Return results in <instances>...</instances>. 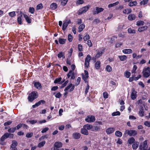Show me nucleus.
<instances>
[{
    "instance_id": "46",
    "label": "nucleus",
    "mask_w": 150,
    "mask_h": 150,
    "mask_svg": "<svg viewBox=\"0 0 150 150\" xmlns=\"http://www.w3.org/2000/svg\"><path fill=\"white\" fill-rule=\"evenodd\" d=\"M16 130V127H12L8 129V131L10 133H13Z\"/></svg>"
},
{
    "instance_id": "47",
    "label": "nucleus",
    "mask_w": 150,
    "mask_h": 150,
    "mask_svg": "<svg viewBox=\"0 0 150 150\" xmlns=\"http://www.w3.org/2000/svg\"><path fill=\"white\" fill-rule=\"evenodd\" d=\"M137 65H134L133 66V69L132 70L131 72L132 73H136V70L137 69Z\"/></svg>"
},
{
    "instance_id": "31",
    "label": "nucleus",
    "mask_w": 150,
    "mask_h": 150,
    "mask_svg": "<svg viewBox=\"0 0 150 150\" xmlns=\"http://www.w3.org/2000/svg\"><path fill=\"white\" fill-rule=\"evenodd\" d=\"M118 57L120 60L122 61L125 60L127 59V56L125 55L119 56Z\"/></svg>"
},
{
    "instance_id": "38",
    "label": "nucleus",
    "mask_w": 150,
    "mask_h": 150,
    "mask_svg": "<svg viewBox=\"0 0 150 150\" xmlns=\"http://www.w3.org/2000/svg\"><path fill=\"white\" fill-rule=\"evenodd\" d=\"M127 31L129 34H135L136 33V30H135L132 29L131 28H128Z\"/></svg>"
},
{
    "instance_id": "49",
    "label": "nucleus",
    "mask_w": 150,
    "mask_h": 150,
    "mask_svg": "<svg viewBox=\"0 0 150 150\" xmlns=\"http://www.w3.org/2000/svg\"><path fill=\"white\" fill-rule=\"evenodd\" d=\"M149 0H143L140 2V4L141 5H144L147 4L149 1Z\"/></svg>"
},
{
    "instance_id": "45",
    "label": "nucleus",
    "mask_w": 150,
    "mask_h": 150,
    "mask_svg": "<svg viewBox=\"0 0 150 150\" xmlns=\"http://www.w3.org/2000/svg\"><path fill=\"white\" fill-rule=\"evenodd\" d=\"M68 25L66 23V22H64L63 25H62V29L63 31H64L66 30V28H67V27L68 26Z\"/></svg>"
},
{
    "instance_id": "34",
    "label": "nucleus",
    "mask_w": 150,
    "mask_h": 150,
    "mask_svg": "<svg viewBox=\"0 0 150 150\" xmlns=\"http://www.w3.org/2000/svg\"><path fill=\"white\" fill-rule=\"evenodd\" d=\"M12 144L11 145L10 148L16 147L18 145V143L16 141L13 140L12 141Z\"/></svg>"
},
{
    "instance_id": "6",
    "label": "nucleus",
    "mask_w": 150,
    "mask_h": 150,
    "mask_svg": "<svg viewBox=\"0 0 150 150\" xmlns=\"http://www.w3.org/2000/svg\"><path fill=\"white\" fill-rule=\"evenodd\" d=\"M84 71L85 74H82V78L85 83H87V82H88L87 80L88 79L89 77L88 72L86 70H84Z\"/></svg>"
},
{
    "instance_id": "21",
    "label": "nucleus",
    "mask_w": 150,
    "mask_h": 150,
    "mask_svg": "<svg viewBox=\"0 0 150 150\" xmlns=\"http://www.w3.org/2000/svg\"><path fill=\"white\" fill-rule=\"evenodd\" d=\"M136 18L135 15L134 14H129L127 17V18L129 21H132L135 19Z\"/></svg>"
},
{
    "instance_id": "33",
    "label": "nucleus",
    "mask_w": 150,
    "mask_h": 150,
    "mask_svg": "<svg viewBox=\"0 0 150 150\" xmlns=\"http://www.w3.org/2000/svg\"><path fill=\"white\" fill-rule=\"evenodd\" d=\"M87 130H90L93 128V126L91 125L87 124L83 126Z\"/></svg>"
},
{
    "instance_id": "55",
    "label": "nucleus",
    "mask_w": 150,
    "mask_h": 150,
    "mask_svg": "<svg viewBox=\"0 0 150 150\" xmlns=\"http://www.w3.org/2000/svg\"><path fill=\"white\" fill-rule=\"evenodd\" d=\"M73 40V37L72 35L71 34H69L68 35V40L69 42L72 41Z\"/></svg>"
},
{
    "instance_id": "52",
    "label": "nucleus",
    "mask_w": 150,
    "mask_h": 150,
    "mask_svg": "<svg viewBox=\"0 0 150 150\" xmlns=\"http://www.w3.org/2000/svg\"><path fill=\"white\" fill-rule=\"evenodd\" d=\"M106 69L109 72L111 71L112 70L111 67L109 65H108L106 66Z\"/></svg>"
},
{
    "instance_id": "30",
    "label": "nucleus",
    "mask_w": 150,
    "mask_h": 150,
    "mask_svg": "<svg viewBox=\"0 0 150 150\" xmlns=\"http://www.w3.org/2000/svg\"><path fill=\"white\" fill-rule=\"evenodd\" d=\"M137 4V3L136 1H133L129 2L128 5L130 6H136Z\"/></svg>"
},
{
    "instance_id": "35",
    "label": "nucleus",
    "mask_w": 150,
    "mask_h": 150,
    "mask_svg": "<svg viewBox=\"0 0 150 150\" xmlns=\"http://www.w3.org/2000/svg\"><path fill=\"white\" fill-rule=\"evenodd\" d=\"M58 40L60 44H63L65 43L66 39L59 38Z\"/></svg>"
},
{
    "instance_id": "43",
    "label": "nucleus",
    "mask_w": 150,
    "mask_h": 150,
    "mask_svg": "<svg viewBox=\"0 0 150 150\" xmlns=\"http://www.w3.org/2000/svg\"><path fill=\"white\" fill-rule=\"evenodd\" d=\"M145 112L144 110H139L138 112L139 115L141 117H143L144 115Z\"/></svg>"
},
{
    "instance_id": "53",
    "label": "nucleus",
    "mask_w": 150,
    "mask_h": 150,
    "mask_svg": "<svg viewBox=\"0 0 150 150\" xmlns=\"http://www.w3.org/2000/svg\"><path fill=\"white\" fill-rule=\"evenodd\" d=\"M29 12L31 14H33L35 12V9L33 7H30L29 8Z\"/></svg>"
},
{
    "instance_id": "29",
    "label": "nucleus",
    "mask_w": 150,
    "mask_h": 150,
    "mask_svg": "<svg viewBox=\"0 0 150 150\" xmlns=\"http://www.w3.org/2000/svg\"><path fill=\"white\" fill-rule=\"evenodd\" d=\"M100 61H97L95 63V67L97 69H100Z\"/></svg>"
},
{
    "instance_id": "3",
    "label": "nucleus",
    "mask_w": 150,
    "mask_h": 150,
    "mask_svg": "<svg viewBox=\"0 0 150 150\" xmlns=\"http://www.w3.org/2000/svg\"><path fill=\"white\" fill-rule=\"evenodd\" d=\"M137 134V132L133 130H125V133L124 134V136L125 134H127L129 136H135Z\"/></svg>"
},
{
    "instance_id": "2",
    "label": "nucleus",
    "mask_w": 150,
    "mask_h": 150,
    "mask_svg": "<svg viewBox=\"0 0 150 150\" xmlns=\"http://www.w3.org/2000/svg\"><path fill=\"white\" fill-rule=\"evenodd\" d=\"M76 67L75 65L72 64L71 65V68L72 70L69 71V73L67 74V79L71 77L70 79H74L75 78L74 73L73 71L75 69Z\"/></svg>"
},
{
    "instance_id": "13",
    "label": "nucleus",
    "mask_w": 150,
    "mask_h": 150,
    "mask_svg": "<svg viewBox=\"0 0 150 150\" xmlns=\"http://www.w3.org/2000/svg\"><path fill=\"white\" fill-rule=\"evenodd\" d=\"M96 11H94L93 12V14L94 15L98 14L100 13L101 12L103 11L104 10V8L98 7H96Z\"/></svg>"
},
{
    "instance_id": "14",
    "label": "nucleus",
    "mask_w": 150,
    "mask_h": 150,
    "mask_svg": "<svg viewBox=\"0 0 150 150\" xmlns=\"http://www.w3.org/2000/svg\"><path fill=\"white\" fill-rule=\"evenodd\" d=\"M62 143L59 142H56L54 145V149H57L58 148H61L62 146Z\"/></svg>"
},
{
    "instance_id": "24",
    "label": "nucleus",
    "mask_w": 150,
    "mask_h": 150,
    "mask_svg": "<svg viewBox=\"0 0 150 150\" xmlns=\"http://www.w3.org/2000/svg\"><path fill=\"white\" fill-rule=\"evenodd\" d=\"M135 139L133 137H131L128 140L127 142L129 144H131L135 142Z\"/></svg>"
},
{
    "instance_id": "8",
    "label": "nucleus",
    "mask_w": 150,
    "mask_h": 150,
    "mask_svg": "<svg viewBox=\"0 0 150 150\" xmlns=\"http://www.w3.org/2000/svg\"><path fill=\"white\" fill-rule=\"evenodd\" d=\"M85 120L88 122H93L95 121V118L94 116L88 115L86 118Z\"/></svg>"
},
{
    "instance_id": "39",
    "label": "nucleus",
    "mask_w": 150,
    "mask_h": 150,
    "mask_svg": "<svg viewBox=\"0 0 150 150\" xmlns=\"http://www.w3.org/2000/svg\"><path fill=\"white\" fill-rule=\"evenodd\" d=\"M100 129V127L99 126H93V128L91 129V131H98Z\"/></svg>"
},
{
    "instance_id": "56",
    "label": "nucleus",
    "mask_w": 150,
    "mask_h": 150,
    "mask_svg": "<svg viewBox=\"0 0 150 150\" xmlns=\"http://www.w3.org/2000/svg\"><path fill=\"white\" fill-rule=\"evenodd\" d=\"M103 98L105 99H106L108 98V95L107 92H104L103 93Z\"/></svg>"
},
{
    "instance_id": "40",
    "label": "nucleus",
    "mask_w": 150,
    "mask_h": 150,
    "mask_svg": "<svg viewBox=\"0 0 150 150\" xmlns=\"http://www.w3.org/2000/svg\"><path fill=\"white\" fill-rule=\"evenodd\" d=\"M64 55V53L62 52H60L57 54V57L58 58H61L63 57H65Z\"/></svg>"
},
{
    "instance_id": "59",
    "label": "nucleus",
    "mask_w": 150,
    "mask_h": 150,
    "mask_svg": "<svg viewBox=\"0 0 150 150\" xmlns=\"http://www.w3.org/2000/svg\"><path fill=\"white\" fill-rule=\"evenodd\" d=\"M27 122H29L30 123L32 124H34L37 122V121L36 120H31L28 121L27 120L26 121Z\"/></svg>"
},
{
    "instance_id": "57",
    "label": "nucleus",
    "mask_w": 150,
    "mask_h": 150,
    "mask_svg": "<svg viewBox=\"0 0 150 150\" xmlns=\"http://www.w3.org/2000/svg\"><path fill=\"white\" fill-rule=\"evenodd\" d=\"M120 113L119 111H116L113 112L112 114V115L113 116L116 115H120Z\"/></svg>"
},
{
    "instance_id": "54",
    "label": "nucleus",
    "mask_w": 150,
    "mask_h": 150,
    "mask_svg": "<svg viewBox=\"0 0 150 150\" xmlns=\"http://www.w3.org/2000/svg\"><path fill=\"white\" fill-rule=\"evenodd\" d=\"M68 0H62L61 2V4L63 6H65L68 2Z\"/></svg>"
},
{
    "instance_id": "64",
    "label": "nucleus",
    "mask_w": 150,
    "mask_h": 150,
    "mask_svg": "<svg viewBox=\"0 0 150 150\" xmlns=\"http://www.w3.org/2000/svg\"><path fill=\"white\" fill-rule=\"evenodd\" d=\"M81 80V78L80 77H78L76 80V85L77 86L79 85L80 83Z\"/></svg>"
},
{
    "instance_id": "50",
    "label": "nucleus",
    "mask_w": 150,
    "mask_h": 150,
    "mask_svg": "<svg viewBox=\"0 0 150 150\" xmlns=\"http://www.w3.org/2000/svg\"><path fill=\"white\" fill-rule=\"evenodd\" d=\"M6 135L11 139H13L14 137V134H13L9 133L7 132L6 133Z\"/></svg>"
},
{
    "instance_id": "16",
    "label": "nucleus",
    "mask_w": 150,
    "mask_h": 150,
    "mask_svg": "<svg viewBox=\"0 0 150 150\" xmlns=\"http://www.w3.org/2000/svg\"><path fill=\"white\" fill-rule=\"evenodd\" d=\"M81 132L82 134L86 135H87L89 134L88 130L86 128L84 127V126H83V128L81 129Z\"/></svg>"
},
{
    "instance_id": "63",
    "label": "nucleus",
    "mask_w": 150,
    "mask_h": 150,
    "mask_svg": "<svg viewBox=\"0 0 150 150\" xmlns=\"http://www.w3.org/2000/svg\"><path fill=\"white\" fill-rule=\"evenodd\" d=\"M43 7V6L42 4H40L37 6V9L39 10L40 9H41Z\"/></svg>"
},
{
    "instance_id": "58",
    "label": "nucleus",
    "mask_w": 150,
    "mask_h": 150,
    "mask_svg": "<svg viewBox=\"0 0 150 150\" xmlns=\"http://www.w3.org/2000/svg\"><path fill=\"white\" fill-rule=\"evenodd\" d=\"M78 49L79 51L81 52L83 51V47L81 44H79L78 45Z\"/></svg>"
},
{
    "instance_id": "62",
    "label": "nucleus",
    "mask_w": 150,
    "mask_h": 150,
    "mask_svg": "<svg viewBox=\"0 0 150 150\" xmlns=\"http://www.w3.org/2000/svg\"><path fill=\"white\" fill-rule=\"evenodd\" d=\"M62 96V94L59 92H58L55 95V96L56 98H59Z\"/></svg>"
},
{
    "instance_id": "61",
    "label": "nucleus",
    "mask_w": 150,
    "mask_h": 150,
    "mask_svg": "<svg viewBox=\"0 0 150 150\" xmlns=\"http://www.w3.org/2000/svg\"><path fill=\"white\" fill-rule=\"evenodd\" d=\"M144 125L146 127H150V122L149 121H146L144 122Z\"/></svg>"
},
{
    "instance_id": "42",
    "label": "nucleus",
    "mask_w": 150,
    "mask_h": 150,
    "mask_svg": "<svg viewBox=\"0 0 150 150\" xmlns=\"http://www.w3.org/2000/svg\"><path fill=\"white\" fill-rule=\"evenodd\" d=\"M89 88L90 86L88 84V82H87V86L86 87L84 91V93L85 94H86L88 93Z\"/></svg>"
},
{
    "instance_id": "12",
    "label": "nucleus",
    "mask_w": 150,
    "mask_h": 150,
    "mask_svg": "<svg viewBox=\"0 0 150 150\" xmlns=\"http://www.w3.org/2000/svg\"><path fill=\"white\" fill-rule=\"evenodd\" d=\"M33 84L34 85V87L39 90H40L42 88V86L41 83L38 81H33Z\"/></svg>"
},
{
    "instance_id": "60",
    "label": "nucleus",
    "mask_w": 150,
    "mask_h": 150,
    "mask_svg": "<svg viewBox=\"0 0 150 150\" xmlns=\"http://www.w3.org/2000/svg\"><path fill=\"white\" fill-rule=\"evenodd\" d=\"M12 121H8L7 122H5L4 123V125L5 126H8L11 124L12 123Z\"/></svg>"
},
{
    "instance_id": "19",
    "label": "nucleus",
    "mask_w": 150,
    "mask_h": 150,
    "mask_svg": "<svg viewBox=\"0 0 150 150\" xmlns=\"http://www.w3.org/2000/svg\"><path fill=\"white\" fill-rule=\"evenodd\" d=\"M8 138V137L7 136V135H6V133H5L1 137V139H0V144L2 145H4V144L2 143V142H3L6 139Z\"/></svg>"
},
{
    "instance_id": "48",
    "label": "nucleus",
    "mask_w": 150,
    "mask_h": 150,
    "mask_svg": "<svg viewBox=\"0 0 150 150\" xmlns=\"http://www.w3.org/2000/svg\"><path fill=\"white\" fill-rule=\"evenodd\" d=\"M45 144V142L43 141L41 142L38 144V146L39 147H41L43 146Z\"/></svg>"
},
{
    "instance_id": "17",
    "label": "nucleus",
    "mask_w": 150,
    "mask_h": 150,
    "mask_svg": "<svg viewBox=\"0 0 150 150\" xmlns=\"http://www.w3.org/2000/svg\"><path fill=\"white\" fill-rule=\"evenodd\" d=\"M81 135L79 133L74 132L72 134V137L75 139H78L81 137Z\"/></svg>"
},
{
    "instance_id": "26",
    "label": "nucleus",
    "mask_w": 150,
    "mask_h": 150,
    "mask_svg": "<svg viewBox=\"0 0 150 150\" xmlns=\"http://www.w3.org/2000/svg\"><path fill=\"white\" fill-rule=\"evenodd\" d=\"M23 16L26 22L28 23H31V19L27 15L24 14L23 15Z\"/></svg>"
},
{
    "instance_id": "22",
    "label": "nucleus",
    "mask_w": 150,
    "mask_h": 150,
    "mask_svg": "<svg viewBox=\"0 0 150 150\" xmlns=\"http://www.w3.org/2000/svg\"><path fill=\"white\" fill-rule=\"evenodd\" d=\"M132 50L130 49H125L122 50V52L125 54H129L132 53Z\"/></svg>"
},
{
    "instance_id": "11",
    "label": "nucleus",
    "mask_w": 150,
    "mask_h": 150,
    "mask_svg": "<svg viewBox=\"0 0 150 150\" xmlns=\"http://www.w3.org/2000/svg\"><path fill=\"white\" fill-rule=\"evenodd\" d=\"M137 92L135 91V89L133 88H132V92L131 95V98L132 99L134 100L137 97Z\"/></svg>"
},
{
    "instance_id": "10",
    "label": "nucleus",
    "mask_w": 150,
    "mask_h": 150,
    "mask_svg": "<svg viewBox=\"0 0 150 150\" xmlns=\"http://www.w3.org/2000/svg\"><path fill=\"white\" fill-rule=\"evenodd\" d=\"M105 48L104 47H102L100 50H98L96 56V57L98 58H99L101 56L104 52Z\"/></svg>"
},
{
    "instance_id": "15",
    "label": "nucleus",
    "mask_w": 150,
    "mask_h": 150,
    "mask_svg": "<svg viewBox=\"0 0 150 150\" xmlns=\"http://www.w3.org/2000/svg\"><path fill=\"white\" fill-rule=\"evenodd\" d=\"M147 147V141L145 140L143 142L142 144L139 145V149L142 150V149H145Z\"/></svg>"
},
{
    "instance_id": "27",
    "label": "nucleus",
    "mask_w": 150,
    "mask_h": 150,
    "mask_svg": "<svg viewBox=\"0 0 150 150\" xmlns=\"http://www.w3.org/2000/svg\"><path fill=\"white\" fill-rule=\"evenodd\" d=\"M139 145V142H136L133 144L132 146V148L133 149H136L138 147Z\"/></svg>"
},
{
    "instance_id": "44",
    "label": "nucleus",
    "mask_w": 150,
    "mask_h": 150,
    "mask_svg": "<svg viewBox=\"0 0 150 150\" xmlns=\"http://www.w3.org/2000/svg\"><path fill=\"white\" fill-rule=\"evenodd\" d=\"M22 15H21L18 18L17 21L19 24H21L22 23Z\"/></svg>"
},
{
    "instance_id": "28",
    "label": "nucleus",
    "mask_w": 150,
    "mask_h": 150,
    "mask_svg": "<svg viewBox=\"0 0 150 150\" xmlns=\"http://www.w3.org/2000/svg\"><path fill=\"white\" fill-rule=\"evenodd\" d=\"M85 27V25L84 24H82L80 25L79 27L78 32L79 33L81 32L83 30V29Z\"/></svg>"
},
{
    "instance_id": "23",
    "label": "nucleus",
    "mask_w": 150,
    "mask_h": 150,
    "mask_svg": "<svg viewBox=\"0 0 150 150\" xmlns=\"http://www.w3.org/2000/svg\"><path fill=\"white\" fill-rule=\"evenodd\" d=\"M57 5L55 3H53L50 5V8L52 10H54L57 8Z\"/></svg>"
},
{
    "instance_id": "41",
    "label": "nucleus",
    "mask_w": 150,
    "mask_h": 150,
    "mask_svg": "<svg viewBox=\"0 0 150 150\" xmlns=\"http://www.w3.org/2000/svg\"><path fill=\"white\" fill-rule=\"evenodd\" d=\"M119 3V1H117L114 3L108 5V7L110 8L117 5Z\"/></svg>"
},
{
    "instance_id": "36",
    "label": "nucleus",
    "mask_w": 150,
    "mask_h": 150,
    "mask_svg": "<svg viewBox=\"0 0 150 150\" xmlns=\"http://www.w3.org/2000/svg\"><path fill=\"white\" fill-rule=\"evenodd\" d=\"M124 75L126 77L128 78H129L130 76L131 73L130 72L126 71L124 73Z\"/></svg>"
},
{
    "instance_id": "25",
    "label": "nucleus",
    "mask_w": 150,
    "mask_h": 150,
    "mask_svg": "<svg viewBox=\"0 0 150 150\" xmlns=\"http://www.w3.org/2000/svg\"><path fill=\"white\" fill-rule=\"evenodd\" d=\"M62 79V78L61 77L57 78L55 79V80L54 81V83L55 84L58 83L59 84H60V83L61 82Z\"/></svg>"
},
{
    "instance_id": "37",
    "label": "nucleus",
    "mask_w": 150,
    "mask_h": 150,
    "mask_svg": "<svg viewBox=\"0 0 150 150\" xmlns=\"http://www.w3.org/2000/svg\"><path fill=\"white\" fill-rule=\"evenodd\" d=\"M122 133L119 131H117L115 132V135L118 137H121L122 135Z\"/></svg>"
},
{
    "instance_id": "5",
    "label": "nucleus",
    "mask_w": 150,
    "mask_h": 150,
    "mask_svg": "<svg viewBox=\"0 0 150 150\" xmlns=\"http://www.w3.org/2000/svg\"><path fill=\"white\" fill-rule=\"evenodd\" d=\"M91 57L90 55H88L85 59V62L84 63L85 67H86L87 68H88L89 67V62L90 61Z\"/></svg>"
},
{
    "instance_id": "7",
    "label": "nucleus",
    "mask_w": 150,
    "mask_h": 150,
    "mask_svg": "<svg viewBox=\"0 0 150 150\" xmlns=\"http://www.w3.org/2000/svg\"><path fill=\"white\" fill-rule=\"evenodd\" d=\"M74 85L72 83H70L65 88L64 91H66L70 89L69 91L71 92L74 90Z\"/></svg>"
},
{
    "instance_id": "51",
    "label": "nucleus",
    "mask_w": 150,
    "mask_h": 150,
    "mask_svg": "<svg viewBox=\"0 0 150 150\" xmlns=\"http://www.w3.org/2000/svg\"><path fill=\"white\" fill-rule=\"evenodd\" d=\"M89 39L90 36L88 34L85 35L83 38V39L84 41H87V40H88Z\"/></svg>"
},
{
    "instance_id": "18",
    "label": "nucleus",
    "mask_w": 150,
    "mask_h": 150,
    "mask_svg": "<svg viewBox=\"0 0 150 150\" xmlns=\"http://www.w3.org/2000/svg\"><path fill=\"white\" fill-rule=\"evenodd\" d=\"M115 129L114 127H110L107 129L106 132L108 134H109L112 133L115 131Z\"/></svg>"
},
{
    "instance_id": "32",
    "label": "nucleus",
    "mask_w": 150,
    "mask_h": 150,
    "mask_svg": "<svg viewBox=\"0 0 150 150\" xmlns=\"http://www.w3.org/2000/svg\"><path fill=\"white\" fill-rule=\"evenodd\" d=\"M144 24V22L142 21H139L137 22L136 25L138 26L143 25Z\"/></svg>"
},
{
    "instance_id": "4",
    "label": "nucleus",
    "mask_w": 150,
    "mask_h": 150,
    "mask_svg": "<svg viewBox=\"0 0 150 150\" xmlns=\"http://www.w3.org/2000/svg\"><path fill=\"white\" fill-rule=\"evenodd\" d=\"M143 76L146 78L149 77L150 75V68L148 67L144 69L142 71Z\"/></svg>"
},
{
    "instance_id": "9",
    "label": "nucleus",
    "mask_w": 150,
    "mask_h": 150,
    "mask_svg": "<svg viewBox=\"0 0 150 150\" xmlns=\"http://www.w3.org/2000/svg\"><path fill=\"white\" fill-rule=\"evenodd\" d=\"M90 7L89 5H88L82 7L79 10V14H81L86 12L88 11Z\"/></svg>"
},
{
    "instance_id": "20",
    "label": "nucleus",
    "mask_w": 150,
    "mask_h": 150,
    "mask_svg": "<svg viewBox=\"0 0 150 150\" xmlns=\"http://www.w3.org/2000/svg\"><path fill=\"white\" fill-rule=\"evenodd\" d=\"M148 28L147 26L145 25L142 27H139L138 28V31L139 32H142L146 30Z\"/></svg>"
},
{
    "instance_id": "1",
    "label": "nucleus",
    "mask_w": 150,
    "mask_h": 150,
    "mask_svg": "<svg viewBox=\"0 0 150 150\" xmlns=\"http://www.w3.org/2000/svg\"><path fill=\"white\" fill-rule=\"evenodd\" d=\"M38 93L36 91H33L30 93L28 97V101L32 102L35 99L38 98Z\"/></svg>"
}]
</instances>
